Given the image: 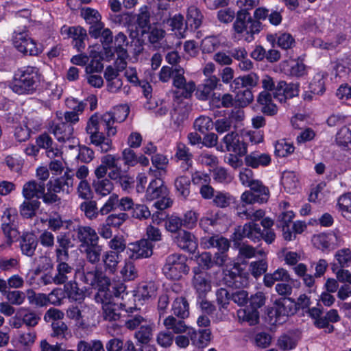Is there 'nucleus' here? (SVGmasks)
<instances>
[{
  "mask_svg": "<svg viewBox=\"0 0 351 351\" xmlns=\"http://www.w3.org/2000/svg\"><path fill=\"white\" fill-rule=\"evenodd\" d=\"M1 230L5 238V243L7 245L10 246L14 240L19 236V231L16 228V225H1Z\"/></svg>",
  "mask_w": 351,
  "mask_h": 351,
  "instance_id": "56",
  "label": "nucleus"
},
{
  "mask_svg": "<svg viewBox=\"0 0 351 351\" xmlns=\"http://www.w3.org/2000/svg\"><path fill=\"white\" fill-rule=\"evenodd\" d=\"M212 110L219 108H229L234 106L235 100L230 93H213L208 102Z\"/></svg>",
  "mask_w": 351,
  "mask_h": 351,
  "instance_id": "26",
  "label": "nucleus"
},
{
  "mask_svg": "<svg viewBox=\"0 0 351 351\" xmlns=\"http://www.w3.org/2000/svg\"><path fill=\"white\" fill-rule=\"evenodd\" d=\"M261 223L264 230H262L260 228V233L261 234L260 241L263 239L267 244L272 243L276 239V234L271 228L274 225V221L269 217H265L262 219Z\"/></svg>",
  "mask_w": 351,
  "mask_h": 351,
  "instance_id": "44",
  "label": "nucleus"
},
{
  "mask_svg": "<svg viewBox=\"0 0 351 351\" xmlns=\"http://www.w3.org/2000/svg\"><path fill=\"white\" fill-rule=\"evenodd\" d=\"M296 313L295 301L290 298H281L275 302V322H279L280 317H288Z\"/></svg>",
  "mask_w": 351,
  "mask_h": 351,
  "instance_id": "23",
  "label": "nucleus"
},
{
  "mask_svg": "<svg viewBox=\"0 0 351 351\" xmlns=\"http://www.w3.org/2000/svg\"><path fill=\"white\" fill-rule=\"evenodd\" d=\"M40 83L39 69L36 66H27L15 71L10 88L18 95H32Z\"/></svg>",
  "mask_w": 351,
  "mask_h": 351,
  "instance_id": "5",
  "label": "nucleus"
},
{
  "mask_svg": "<svg viewBox=\"0 0 351 351\" xmlns=\"http://www.w3.org/2000/svg\"><path fill=\"white\" fill-rule=\"evenodd\" d=\"M234 247L238 250V256L241 259L251 258L254 256L256 250L254 247L243 243H235Z\"/></svg>",
  "mask_w": 351,
  "mask_h": 351,
  "instance_id": "63",
  "label": "nucleus"
},
{
  "mask_svg": "<svg viewBox=\"0 0 351 351\" xmlns=\"http://www.w3.org/2000/svg\"><path fill=\"white\" fill-rule=\"evenodd\" d=\"M74 174L71 171L64 172V175L50 179L46 186L47 188V195L45 200L50 203L51 206H59L62 204V199L58 195L60 193L69 194L73 190Z\"/></svg>",
  "mask_w": 351,
  "mask_h": 351,
  "instance_id": "6",
  "label": "nucleus"
},
{
  "mask_svg": "<svg viewBox=\"0 0 351 351\" xmlns=\"http://www.w3.org/2000/svg\"><path fill=\"white\" fill-rule=\"evenodd\" d=\"M223 274L224 284L228 287L237 289L231 293V301L239 306H245L249 300L248 293L240 289L247 285V278L243 272L241 265L235 263L227 267Z\"/></svg>",
  "mask_w": 351,
  "mask_h": 351,
  "instance_id": "4",
  "label": "nucleus"
},
{
  "mask_svg": "<svg viewBox=\"0 0 351 351\" xmlns=\"http://www.w3.org/2000/svg\"><path fill=\"white\" fill-rule=\"evenodd\" d=\"M80 280L93 288L97 289L95 298L97 302L103 304L104 319L110 322L119 319L122 304L110 301V293L104 289L109 285L106 274L97 268L93 270L84 269Z\"/></svg>",
  "mask_w": 351,
  "mask_h": 351,
  "instance_id": "1",
  "label": "nucleus"
},
{
  "mask_svg": "<svg viewBox=\"0 0 351 351\" xmlns=\"http://www.w3.org/2000/svg\"><path fill=\"white\" fill-rule=\"evenodd\" d=\"M176 193L179 198L186 199L191 193V179L186 176H180L174 181Z\"/></svg>",
  "mask_w": 351,
  "mask_h": 351,
  "instance_id": "37",
  "label": "nucleus"
},
{
  "mask_svg": "<svg viewBox=\"0 0 351 351\" xmlns=\"http://www.w3.org/2000/svg\"><path fill=\"white\" fill-rule=\"evenodd\" d=\"M188 258L183 254L174 253L169 255L162 267V272L167 278L172 280H180L183 275L189 273Z\"/></svg>",
  "mask_w": 351,
  "mask_h": 351,
  "instance_id": "8",
  "label": "nucleus"
},
{
  "mask_svg": "<svg viewBox=\"0 0 351 351\" xmlns=\"http://www.w3.org/2000/svg\"><path fill=\"white\" fill-rule=\"evenodd\" d=\"M38 245V239L33 233H24L21 239L20 247L22 253L27 256H32Z\"/></svg>",
  "mask_w": 351,
  "mask_h": 351,
  "instance_id": "32",
  "label": "nucleus"
},
{
  "mask_svg": "<svg viewBox=\"0 0 351 351\" xmlns=\"http://www.w3.org/2000/svg\"><path fill=\"white\" fill-rule=\"evenodd\" d=\"M62 34H66L73 39V45L78 51H82L85 47V40L88 39L87 31L81 26L68 27L64 25L61 28Z\"/></svg>",
  "mask_w": 351,
  "mask_h": 351,
  "instance_id": "20",
  "label": "nucleus"
},
{
  "mask_svg": "<svg viewBox=\"0 0 351 351\" xmlns=\"http://www.w3.org/2000/svg\"><path fill=\"white\" fill-rule=\"evenodd\" d=\"M172 315L186 319L189 317V303L186 298L177 297L171 304Z\"/></svg>",
  "mask_w": 351,
  "mask_h": 351,
  "instance_id": "35",
  "label": "nucleus"
},
{
  "mask_svg": "<svg viewBox=\"0 0 351 351\" xmlns=\"http://www.w3.org/2000/svg\"><path fill=\"white\" fill-rule=\"evenodd\" d=\"M202 245L206 249L217 248L218 252H228L230 247L229 241L218 234L203 238Z\"/></svg>",
  "mask_w": 351,
  "mask_h": 351,
  "instance_id": "28",
  "label": "nucleus"
},
{
  "mask_svg": "<svg viewBox=\"0 0 351 351\" xmlns=\"http://www.w3.org/2000/svg\"><path fill=\"white\" fill-rule=\"evenodd\" d=\"M267 267L268 265L265 260L252 261L250 264V271L255 278H258L267 271Z\"/></svg>",
  "mask_w": 351,
  "mask_h": 351,
  "instance_id": "61",
  "label": "nucleus"
},
{
  "mask_svg": "<svg viewBox=\"0 0 351 351\" xmlns=\"http://www.w3.org/2000/svg\"><path fill=\"white\" fill-rule=\"evenodd\" d=\"M134 24L136 31L140 32L142 35H144L151 27L150 13L147 6H143L140 8L138 13L136 15Z\"/></svg>",
  "mask_w": 351,
  "mask_h": 351,
  "instance_id": "34",
  "label": "nucleus"
},
{
  "mask_svg": "<svg viewBox=\"0 0 351 351\" xmlns=\"http://www.w3.org/2000/svg\"><path fill=\"white\" fill-rule=\"evenodd\" d=\"M93 186L96 193L101 196L109 195L114 186L112 182L108 178L95 180Z\"/></svg>",
  "mask_w": 351,
  "mask_h": 351,
  "instance_id": "49",
  "label": "nucleus"
},
{
  "mask_svg": "<svg viewBox=\"0 0 351 351\" xmlns=\"http://www.w3.org/2000/svg\"><path fill=\"white\" fill-rule=\"evenodd\" d=\"M245 156V165L252 168H258L260 166L266 167L271 162V156L268 154L252 152Z\"/></svg>",
  "mask_w": 351,
  "mask_h": 351,
  "instance_id": "31",
  "label": "nucleus"
},
{
  "mask_svg": "<svg viewBox=\"0 0 351 351\" xmlns=\"http://www.w3.org/2000/svg\"><path fill=\"white\" fill-rule=\"evenodd\" d=\"M40 202L38 199H25L19 206V213L23 219H32L36 215V211L40 206Z\"/></svg>",
  "mask_w": 351,
  "mask_h": 351,
  "instance_id": "36",
  "label": "nucleus"
},
{
  "mask_svg": "<svg viewBox=\"0 0 351 351\" xmlns=\"http://www.w3.org/2000/svg\"><path fill=\"white\" fill-rule=\"evenodd\" d=\"M145 34H147L149 43L154 48H158L160 47V41L164 38L166 32L160 27L151 26Z\"/></svg>",
  "mask_w": 351,
  "mask_h": 351,
  "instance_id": "46",
  "label": "nucleus"
},
{
  "mask_svg": "<svg viewBox=\"0 0 351 351\" xmlns=\"http://www.w3.org/2000/svg\"><path fill=\"white\" fill-rule=\"evenodd\" d=\"M295 147L284 140L277 142L275 145V154L279 157H286L294 152Z\"/></svg>",
  "mask_w": 351,
  "mask_h": 351,
  "instance_id": "62",
  "label": "nucleus"
},
{
  "mask_svg": "<svg viewBox=\"0 0 351 351\" xmlns=\"http://www.w3.org/2000/svg\"><path fill=\"white\" fill-rule=\"evenodd\" d=\"M289 282L291 280L288 271L283 268H278L272 274H265L263 278L264 285L271 287L276 281Z\"/></svg>",
  "mask_w": 351,
  "mask_h": 351,
  "instance_id": "41",
  "label": "nucleus"
},
{
  "mask_svg": "<svg viewBox=\"0 0 351 351\" xmlns=\"http://www.w3.org/2000/svg\"><path fill=\"white\" fill-rule=\"evenodd\" d=\"M54 254L57 263L56 274L51 277L53 282L60 285L66 284L75 274L73 264H71L69 250L73 247L71 240L66 232H60L56 237Z\"/></svg>",
  "mask_w": 351,
  "mask_h": 351,
  "instance_id": "3",
  "label": "nucleus"
},
{
  "mask_svg": "<svg viewBox=\"0 0 351 351\" xmlns=\"http://www.w3.org/2000/svg\"><path fill=\"white\" fill-rule=\"evenodd\" d=\"M156 340L158 345L160 347L163 348H168L173 344L174 341V335L167 330H162L157 334Z\"/></svg>",
  "mask_w": 351,
  "mask_h": 351,
  "instance_id": "60",
  "label": "nucleus"
},
{
  "mask_svg": "<svg viewBox=\"0 0 351 351\" xmlns=\"http://www.w3.org/2000/svg\"><path fill=\"white\" fill-rule=\"evenodd\" d=\"M328 74L324 72L316 73L309 84L311 93L315 95H322L326 90V81Z\"/></svg>",
  "mask_w": 351,
  "mask_h": 351,
  "instance_id": "42",
  "label": "nucleus"
},
{
  "mask_svg": "<svg viewBox=\"0 0 351 351\" xmlns=\"http://www.w3.org/2000/svg\"><path fill=\"white\" fill-rule=\"evenodd\" d=\"M154 324H142L135 332L134 337L143 345H150L149 343L153 339Z\"/></svg>",
  "mask_w": 351,
  "mask_h": 351,
  "instance_id": "39",
  "label": "nucleus"
},
{
  "mask_svg": "<svg viewBox=\"0 0 351 351\" xmlns=\"http://www.w3.org/2000/svg\"><path fill=\"white\" fill-rule=\"evenodd\" d=\"M250 191H245L241 195V200L247 204L255 203L263 204L267 202L269 197V189L258 180L249 184Z\"/></svg>",
  "mask_w": 351,
  "mask_h": 351,
  "instance_id": "10",
  "label": "nucleus"
},
{
  "mask_svg": "<svg viewBox=\"0 0 351 351\" xmlns=\"http://www.w3.org/2000/svg\"><path fill=\"white\" fill-rule=\"evenodd\" d=\"M299 95L298 83H287L285 81H279L276 84L274 97L280 102H284L287 99L293 98Z\"/></svg>",
  "mask_w": 351,
  "mask_h": 351,
  "instance_id": "22",
  "label": "nucleus"
},
{
  "mask_svg": "<svg viewBox=\"0 0 351 351\" xmlns=\"http://www.w3.org/2000/svg\"><path fill=\"white\" fill-rule=\"evenodd\" d=\"M23 196L25 199H42L43 203L48 206H51L50 203L45 200L47 195V188L43 182H37L30 180L26 182L23 187Z\"/></svg>",
  "mask_w": 351,
  "mask_h": 351,
  "instance_id": "17",
  "label": "nucleus"
},
{
  "mask_svg": "<svg viewBox=\"0 0 351 351\" xmlns=\"http://www.w3.org/2000/svg\"><path fill=\"white\" fill-rule=\"evenodd\" d=\"M193 273L194 275L192 284L197 295V297L199 298L206 297L211 289L210 282L208 279L206 272L202 271L199 267H195L193 268Z\"/></svg>",
  "mask_w": 351,
  "mask_h": 351,
  "instance_id": "19",
  "label": "nucleus"
},
{
  "mask_svg": "<svg viewBox=\"0 0 351 351\" xmlns=\"http://www.w3.org/2000/svg\"><path fill=\"white\" fill-rule=\"evenodd\" d=\"M239 317H242L243 320L247 322L250 325L254 326L258 323L259 312L258 310L249 308L238 311Z\"/></svg>",
  "mask_w": 351,
  "mask_h": 351,
  "instance_id": "59",
  "label": "nucleus"
},
{
  "mask_svg": "<svg viewBox=\"0 0 351 351\" xmlns=\"http://www.w3.org/2000/svg\"><path fill=\"white\" fill-rule=\"evenodd\" d=\"M257 102L261 106V112L268 116H274L278 112L277 106L272 101L271 93L262 91L259 93Z\"/></svg>",
  "mask_w": 351,
  "mask_h": 351,
  "instance_id": "30",
  "label": "nucleus"
},
{
  "mask_svg": "<svg viewBox=\"0 0 351 351\" xmlns=\"http://www.w3.org/2000/svg\"><path fill=\"white\" fill-rule=\"evenodd\" d=\"M223 142L226 145V151L233 152L240 156L246 155L247 144L241 138L236 131H231L224 136Z\"/></svg>",
  "mask_w": 351,
  "mask_h": 351,
  "instance_id": "18",
  "label": "nucleus"
},
{
  "mask_svg": "<svg viewBox=\"0 0 351 351\" xmlns=\"http://www.w3.org/2000/svg\"><path fill=\"white\" fill-rule=\"evenodd\" d=\"M263 29V24L254 20L247 9H240L236 14V20L233 23V29L239 36H243L245 41L250 43Z\"/></svg>",
  "mask_w": 351,
  "mask_h": 351,
  "instance_id": "7",
  "label": "nucleus"
},
{
  "mask_svg": "<svg viewBox=\"0 0 351 351\" xmlns=\"http://www.w3.org/2000/svg\"><path fill=\"white\" fill-rule=\"evenodd\" d=\"M258 80V76L255 73H250V74L235 78L233 82L236 85L241 84L243 87L247 88L248 87L253 88L256 86Z\"/></svg>",
  "mask_w": 351,
  "mask_h": 351,
  "instance_id": "52",
  "label": "nucleus"
},
{
  "mask_svg": "<svg viewBox=\"0 0 351 351\" xmlns=\"http://www.w3.org/2000/svg\"><path fill=\"white\" fill-rule=\"evenodd\" d=\"M76 351H105V349L100 340H80L76 345Z\"/></svg>",
  "mask_w": 351,
  "mask_h": 351,
  "instance_id": "48",
  "label": "nucleus"
},
{
  "mask_svg": "<svg viewBox=\"0 0 351 351\" xmlns=\"http://www.w3.org/2000/svg\"><path fill=\"white\" fill-rule=\"evenodd\" d=\"M176 157L182 161L181 167L184 171H187L193 165V155L189 152V149L182 143L177 144Z\"/></svg>",
  "mask_w": 351,
  "mask_h": 351,
  "instance_id": "40",
  "label": "nucleus"
},
{
  "mask_svg": "<svg viewBox=\"0 0 351 351\" xmlns=\"http://www.w3.org/2000/svg\"><path fill=\"white\" fill-rule=\"evenodd\" d=\"M281 184L289 193H294L298 186V178L293 171H285L281 178Z\"/></svg>",
  "mask_w": 351,
  "mask_h": 351,
  "instance_id": "47",
  "label": "nucleus"
},
{
  "mask_svg": "<svg viewBox=\"0 0 351 351\" xmlns=\"http://www.w3.org/2000/svg\"><path fill=\"white\" fill-rule=\"evenodd\" d=\"M87 261L93 265L98 264L102 258V245L98 243L85 246L80 249Z\"/></svg>",
  "mask_w": 351,
  "mask_h": 351,
  "instance_id": "33",
  "label": "nucleus"
},
{
  "mask_svg": "<svg viewBox=\"0 0 351 351\" xmlns=\"http://www.w3.org/2000/svg\"><path fill=\"white\" fill-rule=\"evenodd\" d=\"M80 208L84 213L85 216L92 219L96 218L99 213L97 206V202L94 200H86L81 203Z\"/></svg>",
  "mask_w": 351,
  "mask_h": 351,
  "instance_id": "53",
  "label": "nucleus"
},
{
  "mask_svg": "<svg viewBox=\"0 0 351 351\" xmlns=\"http://www.w3.org/2000/svg\"><path fill=\"white\" fill-rule=\"evenodd\" d=\"M12 42L14 47L24 55L38 56L42 52L36 42L29 36L25 29L14 30Z\"/></svg>",
  "mask_w": 351,
  "mask_h": 351,
  "instance_id": "9",
  "label": "nucleus"
},
{
  "mask_svg": "<svg viewBox=\"0 0 351 351\" xmlns=\"http://www.w3.org/2000/svg\"><path fill=\"white\" fill-rule=\"evenodd\" d=\"M66 229L73 230L76 232V237L80 243V249L99 242V237L95 230L88 226H82L80 224H74L71 221L66 222Z\"/></svg>",
  "mask_w": 351,
  "mask_h": 351,
  "instance_id": "11",
  "label": "nucleus"
},
{
  "mask_svg": "<svg viewBox=\"0 0 351 351\" xmlns=\"http://www.w3.org/2000/svg\"><path fill=\"white\" fill-rule=\"evenodd\" d=\"M260 232V226L255 222H249L243 226H238L232 234L234 245L236 243H242L241 241L245 237L254 242H259L261 237Z\"/></svg>",
  "mask_w": 351,
  "mask_h": 351,
  "instance_id": "15",
  "label": "nucleus"
},
{
  "mask_svg": "<svg viewBox=\"0 0 351 351\" xmlns=\"http://www.w3.org/2000/svg\"><path fill=\"white\" fill-rule=\"evenodd\" d=\"M203 15L199 9L195 5H191L188 8L186 26L190 27L191 30L197 29L202 23Z\"/></svg>",
  "mask_w": 351,
  "mask_h": 351,
  "instance_id": "38",
  "label": "nucleus"
},
{
  "mask_svg": "<svg viewBox=\"0 0 351 351\" xmlns=\"http://www.w3.org/2000/svg\"><path fill=\"white\" fill-rule=\"evenodd\" d=\"M80 15L89 25L88 34L90 36L96 38L99 36V31L102 30L104 26L100 13L95 9L85 7L81 9Z\"/></svg>",
  "mask_w": 351,
  "mask_h": 351,
  "instance_id": "14",
  "label": "nucleus"
},
{
  "mask_svg": "<svg viewBox=\"0 0 351 351\" xmlns=\"http://www.w3.org/2000/svg\"><path fill=\"white\" fill-rule=\"evenodd\" d=\"M175 242L182 250L190 253L195 252L197 243L195 236L189 232L182 231L175 237Z\"/></svg>",
  "mask_w": 351,
  "mask_h": 351,
  "instance_id": "27",
  "label": "nucleus"
},
{
  "mask_svg": "<svg viewBox=\"0 0 351 351\" xmlns=\"http://www.w3.org/2000/svg\"><path fill=\"white\" fill-rule=\"evenodd\" d=\"M156 287L154 282H149L139 286L137 291V296L145 300L154 295L156 291Z\"/></svg>",
  "mask_w": 351,
  "mask_h": 351,
  "instance_id": "58",
  "label": "nucleus"
},
{
  "mask_svg": "<svg viewBox=\"0 0 351 351\" xmlns=\"http://www.w3.org/2000/svg\"><path fill=\"white\" fill-rule=\"evenodd\" d=\"M184 69L178 66L175 68V73L173 76V85L178 89L175 91V95L177 98H189L195 89L194 82H186L184 77Z\"/></svg>",
  "mask_w": 351,
  "mask_h": 351,
  "instance_id": "12",
  "label": "nucleus"
},
{
  "mask_svg": "<svg viewBox=\"0 0 351 351\" xmlns=\"http://www.w3.org/2000/svg\"><path fill=\"white\" fill-rule=\"evenodd\" d=\"M216 300L219 309H227L231 300V293L224 288L218 289L216 291Z\"/></svg>",
  "mask_w": 351,
  "mask_h": 351,
  "instance_id": "55",
  "label": "nucleus"
},
{
  "mask_svg": "<svg viewBox=\"0 0 351 351\" xmlns=\"http://www.w3.org/2000/svg\"><path fill=\"white\" fill-rule=\"evenodd\" d=\"M101 260L105 270L114 274L120 262L121 255L117 254V252L106 251L103 253Z\"/></svg>",
  "mask_w": 351,
  "mask_h": 351,
  "instance_id": "43",
  "label": "nucleus"
},
{
  "mask_svg": "<svg viewBox=\"0 0 351 351\" xmlns=\"http://www.w3.org/2000/svg\"><path fill=\"white\" fill-rule=\"evenodd\" d=\"M129 219L128 214L125 213H119L118 214H111L106 219L107 225L111 227L119 228L124 222Z\"/></svg>",
  "mask_w": 351,
  "mask_h": 351,
  "instance_id": "64",
  "label": "nucleus"
},
{
  "mask_svg": "<svg viewBox=\"0 0 351 351\" xmlns=\"http://www.w3.org/2000/svg\"><path fill=\"white\" fill-rule=\"evenodd\" d=\"M64 287L69 299L79 302L84 299V291L78 287L77 283L75 280H70L67 283L64 284Z\"/></svg>",
  "mask_w": 351,
  "mask_h": 351,
  "instance_id": "45",
  "label": "nucleus"
},
{
  "mask_svg": "<svg viewBox=\"0 0 351 351\" xmlns=\"http://www.w3.org/2000/svg\"><path fill=\"white\" fill-rule=\"evenodd\" d=\"M128 45L126 35L122 32L118 33L114 38V46L104 47L105 55L107 58H112L117 53L119 58H128V53L125 47Z\"/></svg>",
  "mask_w": 351,
  "mask_h": 351,
  "instance_id": "21",
  "label": "nucleus"
},
{
  "mask_svg": "<svg viewBox=\"0 0 351 351\" xmlns=\"http://www.w3.org/2000/svg\"><path fill=\"white\" fill-rule=\"evenodd\" d=\"M132 261L129 258L126 260L121 270V274L125 281L134 280L138 277V270Z\"/></svg>",
  "mask_w": 351,
  "mask_h": 351,
  "instance_id": "51",
  "label": "nucleus"
},
{
  "mask_svg": "<svg viewBox=\"0 0 351 351\" xmlns=\"http://www.w3.org/2000/svg\"><path fill=\"white\" fill-rule=\"evenodd\" d=\"M253 99V93L248 88L239 90L234 98L235 103H238L239 106L242 108L248 106Z\"/></svg>",
  "mask_w": 351,
  "mask_h": 351,
  "instance_id": "57",
  "label": "nucleus"
},
{
  "mask_svg": "<svg viewBox=\"0 0 351 351\" xmlns=\"http://www.w3.org/2000/svg\"><path fill=\"white\" fill-rule=\"evenodd\" d=\"M36 145L39 148L46 149L47 156L50 158L60 156V150L53 146V139L47 133L38 136L36 138Z\"/></svg>",
  "mask_w": 351,
  "mask_h": 351,
  "instance_id": "29",
  "label": "nucleus"
},
{
  "mask_svg": "<svg viewBox=\"0 0 351 351\" xmlns=\"http://www.w3.org/2000/svg\"><path fill=\"white\" fill-rule=\"evenodd\" d=\"M58 121H53L50 124L49 131L59 142H65L73 138V127L70 123L64 122L62 113L57 112Z\"/></svg>",
  "mask_w": 351,
  "mask_h": 351,
  "instance_id": "16",
  "label": "nucleus"
},
{
  "mask_svg": "<svg viewBox=\"0 0 351 351\" xmlns=\"http://www.w3.org/2000/svg\"><path fill=\"white\" fill-rule=\"evenodd\" d=\"M334 69L337 76L345 77L351 75V56L339 60L336 62Z\"/></svg>",
  "mask_w": 351,
  "mask_h": 351,
  "instance_id": "50",
  "label": "nucleus"
},
{
  "mask_svg": "<svg viewBox=\"0 0 351 351\" xmlns=\"http://www.w3.org/2000/svg\"><path fill=\"white\" fill-rule=\"evenodd\" d=\"M169 195V190L160 178H155L149 182L145 193V199L153 201Z\"/></svg>",
  "mask_w": 351,
  "mask_h": 351,
  "instance_id": "24",
  "label": "nucleus"
},
{
  "mask_svg": "<svg viewBox=\"0 0 351 351\" xmlns=\"http://www.w3.org/2000/svg\"><path fill=\"white\" fill-rule=\"evenodd\" d=\"M114 123L116 121L110 112H105L100 117L95 113L88 119L86 131L97 151L106 153L112 149L110 137L117 134V128L113 126Z\"/></svg>",
  "mask_w": 351,
  "mask_h": 351,
  "instance_id": "2",
  "label": "nucleus"
},
{
  "mask_svg": "<svg viewBox=\"0 0 351 351\" xmlns=\"http://www.w3.org/2000/svg\"><path fill=\"white\" fill-rule=\"evenodd\" d=\"M154 244L149 240L143 238L138 241L129 243L127 254L129 259L138 260L149 258L153 254Z\"/></svg>",
  "mask_w": 351,
  "mask_h": 351,
  "instance_id": "13",
  "label": "nucleus"
},
{
  "mask_svg": "<svg viewBox=\"0 0 351 351\" xmlns=\"http://www.w3.org/2000/svg\"><path fill=\"white\" fill-rule=\"evenodd\" d=\"M233 197L228 193L216 191L213 198V203L219 208H226L233 202Z\"/></svg>",
  "mask_w": 351,
  "mask_h": 351,
  "instance_id": "54",
  "label": "nucleus"
},
{
  "mask_svg": "<svg viewBox=\"0 0 351 351\" xmlns=\"http://www.w3.org/2000/svg\"><path fill=\"white\" fill-rule=\"evenodd\" d=\"M184 319V318L170 315L164 319L163 325L166 330L171 331L173 334H187L191 327L186 324Z\"/></svg>",
  "mask_w": 351,
  "mask_h": 351,
  "instance_id": "25",
  "label": "nucleus"
}]
</instances>
